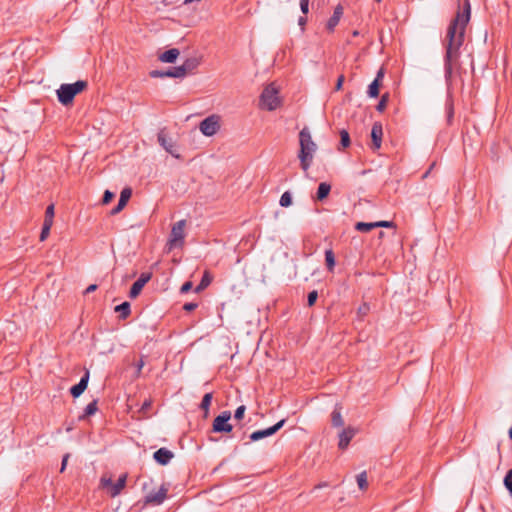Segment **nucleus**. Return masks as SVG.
Returning <instances> with one entry per match:
<instances>
[{"mask_svg":"<svg viewBox=\"0 0 512 512\" xmlns=\"http://www.w3.org/2000/svg\"><path fill=\"white\" fill-rule=\"evenodd\" d=\"M245 411H246V407H245V405H241V406H239V407L235 410V413H234V419H236V420H242V419H243V417H244Z\"/></svg>","mask_w":512,"mask_h":512,"instance_id":"ea45409f","label":"nucleus"},{"mask_svg":"<svg viewBox=\"0 0 512 512\" xmlns=\"http://www.w3.org/2000/svg\"><path fill=\"white\" fill-rule=\"evenodd\" d=\"M377 2H380L381 0H376Z\"/></svg>","mask_w":512,"mask_h":512,"instance_id":"69168bd1","label":"nucleus"},{"mask_svg":"<svg viewBox=\"0 0 512 512\" xmlns=\"http://www.w3.org/2000/svg\"><path fill=\"white\" fill-rule=\"evenodd\" d=\"M388 100H389V94L388 93L382 95L380 101L378 102V104L376 106V110L378 112H383L385 110V108H386Z\"/></svg>","mask_w":512,"mask_h":512,"instance_id":"f704fd0d","label":"nucleus"},{"mask_svg":"<svg viewBox=\"0 0 512 512\" xmlns=\"http://www.w3.org/2000/svg\"><path fill=\"white\" fill-rule=\"evenodd\" d=\"M114 198V193L110 190H106L103 194L102 203L108 204Z\"/></svg>","mask_w":512,"mask_h":512,"instance_id":"a19ab883","label":"nucleus"},{"mask_svg":"<svg viewBox=\"0 0 512 512\" xmlns=\"http://www.w3.org/2000/svg\"><path fill=\"white\" fill-rule=\"evenodd\" d=\"M356 433H357V430L353 427L344 428L339 433V442H338L339 449H341V450L346 449L348 447L350 441L352 440V438L356 435Z\"/></svg>","mask_w":512,"mask_h":512,"instance_id":"ddd939ff","label":"nucleus"},{"mask_svg":"<svg viewBox=\"0 0 512 512\" xmlns=\"http://www.w3.org/2000/svg\"><path fill=\"white\" fill-rule=\"evenodd\" d=\"M150 406H151V400H145L141 406V410L145 411V410L149 409Z\"/></svg>","mask_w":512,"mask_h":512,"instance_id":"6e6d98bb","label":"nucleus"},{"mask_svg":"<svg viewBox=\"0 0 512 512\" xmlns=\"http://www.w3.org/2000/svg\"><path fill=\"white\" fill-rule=\"evenodd\" d=\"M300 150L298 158L300 166L304 172H307L312 165L314 153L317 150V144L312 140V136L308 127H304L299 132Z\"/></svg>","mask_w":512,"mask_h":512,"instance_id":"f03ea898","label":"nucleus"},{"mask_svg":"<svg viewBox=\"0 0 512 512\" xmlns=\"http://www.w3.org/2000/svg\"><path fill=\"white\" fill-rule=\"evenodd\" d=\"M199 66V60L197 58H188L184 61V63L178 68H181L183 70L182 77H185L187 73L193 71Z\"/></svg>","mask_w":512,"mask_h":512,"instance_id":"6ab92c4d","label":"nucleus"},{"mask_svg":"<svg viewBox=\"0 0 512 512\" xmlns=\"http://www.w3.org/2000/svg\"><path fill=\"white\" fill-rule=\"evenodd\" d=\"M382 137H383L382 124L380 122H375L372 125V129H371V139H372L371 149L373 151L380 149L381 144H382Z\"/></svg>","mask_w":512,"mask_h":512,"instance_id":"f8f14e48","label":"nucleus"},{"mask_svg":"<svg viewBox=\"0 0 512 512\" xmlns=\"http://www.w3.org/2000/svg\"><path fill=\"white\" fill-rule=\"evenodd\" d=\"M326 486H327V483H322V484L317 485L315 488H321V487H326Z\"/></svg>","mask_w":512,"mask_h":512,"instance_id":"bf43d9fd","label":"nucleus"},{"mask_svg":"<svg viewBox=\"0 0 512 512\" xmlns=\"http://www.w3.org/2000/svg\"><path fill=\"white\" fill-rule=\"evenodd\" d=\"M259 106L268 111L276 110L281 106L279 90L274 83L268 84L262 91L259 99Z\"/></svg>","mask_w":512,"mask_h":512,"instance_id":"20e7f679","label":"nucleus"},{"mask_svg":"<svg viewBox=\"0 0 512 512\" xmlns=\"http://www.w3.org/2000/svg\"><path fill=\"white\" fill-rule=\"evenodd\" d=\"M317 298H318V292L316 290L309 292L308 296H307V305L309 307H312L316 303Z\"/></svg>","mask_w":512,"mask_h":512,"instance_id":"4c0bfd02","label":"nucleus"},{"mask_svg":"<svg viewBox=\"0 0 512 512\" xmlns=\"http://www.w3.org/2000/svg\"><path fill=\"white\" fill-rule=\"evenodd\" d=\"M157 140L159 142V144L168 152L170 153L172 156L174 157H179L178 155H176L174 153V142L172 141L171 138H169L167 136V134L165 133V130L162 129L159 131L158 135H157Z\"/></svg>","mask_w":512,"mask_h":512,"instance_id":"2eb2a0df","label":"nucleus"},{"mask_svg":"<svg viewBox=\"0 0 512 512\" xmlns=\"http://www.w3.org/2000/svg\"><path fill=\"white\" fill-rule=\"evenodd\" d=\"M211 282H212V276L210 275V273L208 271H205L200 283L195 288V292L199 293L202 290L206 289L210 285Z\"/></svg>","mask_w":512,"mask_h":512,"instance_id":"5701e85b","label":"nucleus"},{"mask_svg":"<svg viewBox=\"0 0 512 512\" xmlns=\"http://www.w3.org/2000/svg\"><path fill=\"white\" fill-rule=\"evenodd\" d=\"M179 54L180 52L178 49L172 48L160 54L158 59L164 63H174L178 58Z\"/></svg>","mask_w":512,"mask_h":512,"instance_id":"a211bd4d","label":"nucleus"},{"mask_svg":"<svg viewBox=\"0 0 512 512\" xmlns=\"http://www.w3.org/2000/svg\"><path fill=\"white\" fill-rule=\"evenodd\" d=\"M280 205L282 207H288L292 204V197H291V194L290 192L286 191L284 192L281 197H280V201H279Z\"/></svg>","mask_w":512,"mask_h":512,"instance_id":"2f4dec72","label":"nucleus"},{"mask_svg":"<svg viewBox=\"0 0 512 512\" xmlns=\"http://www.w3.org/2000/svg\"><path fill=\"white\" fill-rule=\"evenodd\" d=\"M182 72L183 70L177 66L168 68L167 70H152L149 72V75L152 78H183Z\"/></svg>","mask_w":512,"mask_h":512,"instance_id":"9b49d317","label":"nucleus"},{"mask_svg":"<svg viewBox=\"0 0 512 512\" xmlns=\"http://www.w3.org/2000/svg\"><path fill=\"white\" fill-rule=\"evenodd\" d=\"M508 434H509L510 439L512 440V427L509 429Z\"/></svg>","mask_w":512,"mask_h":512,"instance_id":"052dcab7","label":"nucleus"},{"mask_svg":"<svg viewBox=\"0 0 512 512\" xmlns=\"http://www.w3.org/2000/svg\"><path fill=\"white\" fill-rule=\"evenodd\" d=\"M198 307V304L195 302H188L183 305V309L187 312H191Z\"/></svg>","mask_w":512,"mask_h":512,"instance_id":"49530a36","label":"nucleus"},{"mask_svg":"<svg viewBox=\"0 0 512 512\" xmlns=\"http://www.w3.org/2000/svg\"><path fill=\"white\" fill-rule=\"evenodd\" d=\"M126 479H127L126 474L121 475L118 478V480L116 481V483H113V481L110 478L109 479L101 478V484L105 488L110 487V492H109L110 496L116 497L121 493L122 489L125 487Z\"/></svg>","mask_w":512,"mask_h":512,"instance_id":"1a4fd4ad","label":"nucleus"},{"mask_svg":"<svg viewBox=\"0 0 512 512\" xmlns=\"http://www.w3.org/2000/svg\"><path fill=\"white\" fill-rule=\"evenodd\" d=\"M383 236H384V232H382V231H381V232L379 233V237H383Z\"/></svg>","mask_w":512,"mask_h":512,"instance_id":"e2e57ef3","label":"nucleus"},{"mask_svg":"<svg viewBox=\"0 0 512 512\" xmlns=\"http://www.w3.org/2000/svg\"><path fill=\"white\" fill-rule=\"evenodd\" d=\"M306 23H307V18L306 17H302V16L299 17L298 24L301 27L302 31H304Z\"/></svg>","mask_w":512,"mask_h":512,"instance_id":"3c124183","label":"nucleus"},{"mask_svg":"<svg viewBox=\"0 0 512 512\" xmlns=\"http://www.w3.org/2000/svg\"><path fill=\"white\" fill-rule=\"evenodd\" d=\"M332 15L336 17L338 20H340L343 15V7L340 4H338L335 7Z\"/></svg>","mask_w":512,"mask_h":512,"instance_id":"a18cd8bd","label":"nucleus"},{"mask_svg":"<svg viewBox=\"0 0 512 512\" xmlns=\"http://www.w3.org/2000/svg\"><path fill=\"white\" fill-rule=\"evenodd\" d=\"M285 422H286V419H282L271 427L254 431L250 434L249 438L251 441L255 442V441H259L263 438L272 436L284 426Z\"/></svg>","mask_w":512,"mask_h":512,"instance_id":"6e6552de","label":"nucleus"},{"mask_svg":"<svg viewBox=\"0 0 512 512\" xmlns=\"http://www.w3.org/2000/svg\"><path fill=\"white\" fill-rule=\"evenodd\" d=\"M168 489L162 486L158 491L151 492L145 497V503L160 505L167 497Z\"/></svg>","mask_w":512,"mask_h":512,"instance_id":"4468645a","label":"nucleus"},{"mask_svg":"<svg viewBox=\"0 0 512 512\" xmlns=\"http://www.w3.org/2000/svg\"><path fill=\"white\" fill-rule=\"evenodd\" d=\"M96 289H97V285H96V284H91V285H89V286L86 288V290H85V294L92 293V292H94Z\"/></svg>","mask_w":512,"mask_h":512,"instance_id":"5fc2aeb1","label":"nucleus"},{"mask_svg":"<svg viewBox=\"0 0 512 512\" xmlns=\"http://www.w3.org/2000/svg\"><path fill=\"white\" fill-rule=\"evenodd\" d=\"M212 398H213V394L210 392V393H206L203 398H202V401L200 403V409H202L203 411H205V413H207L209 411V408H210V405H211V401H212Z\"/></svg>","mask_w":512,"mask_h":512,"instance_id":"c85d7f7f","label":"nucleus"},{"mask_svg":"<svg viewBox=\"0 0 512 512\" xmlns=\"http://www.w3.org/2000/svg\"><path fill=\"white\" fill-rule=\"evenodd\" d=\"M115 311L119 313V318L124 320L129 317L131 313L130 303L123 302L115 307Z\"/></svg>","mask_w":512,"mask_h":512,"instance_id":"4be33fe9","label":"nucleus"},{"mask_svg":"<svg viewBox=\"0 0 512 512\" xmlns=\"http://www.w3.org/2000/svg\"><path fill=\"white\" fill-rule=\"evenodd\" d=\"M143 366H144V361H143V359L141 358V359L137 362V364H136V368H137V370H136V376H139V375H140V373H141V370H142Z\"/></svg>","mask_w":512,"mask_h":512,"instance_id":"09e8293b","label":"nucleus"},{"mask_svg":"<svg viewBox=\"0 0 512 512\" xmlns=\"http://www.w3.org/2000/svg\"><path fill=\"white\" fill-rule=\"evenodd\" d=\"M69 456L70 455L68 453L63 456L62 463H61V469H60L61 472H63L65 470Z\"/></svg>","mask_w":512,"mask_h":512,"instance_id":"8fccbe9b","label":"nucleus"},{"mask_svg":"<svg viewBox=\"0 0 512 512\" xmlns=\"http://www.w3.org/2000/svg\"><path fill=\"white\" fill-rule=\"evenodd\" d=\"M152 278V272H143L140 277L132 284L129 297L131 299L136 298L142 291L143 287L146 283H148Z\"/></svg>","mask_w":512,"mask_h":512,"instance_id":"9d476101","label":"nucleus"},{"mask_svg":"<svg viewBox=\"0 0 512 512\" xmlns=\"http://www.w3.org/2000/svg\"><path fill=\"white\" fill-rule=\"evenodd\" d=\"M180 0H162V3L165 5V6H171V5H174L176 3H178Z\"/></svg>","mask_w":512,"mask_h":512,"instance_id":"4d7b16f0","label":"nucleus"},{"mask_svg":"<svg viewBox=\"0 0 512 512\" xmlns=\"http://www.w3.org/2000/svg\"><path fill=\"white\" fill-rule=\"evenodd\" d=\"M375 225H376V228L378 227H383V228H391V227H395V224L394 222L392 221H377L375 222Z\"/></svg>","mask_w":512,"mask_h":512,"instance_id":"37998d69","label":"nucleus"},{"mask_svg":"<svg viewBox=\"0 0 512 512\" xmlns=\"http://www.w3.org/2000/svg\"><path fill=\"white\" fill-rule=\"evenodd\" d=\"M300 9L303 14L309 12V0H300Z\"/></svg>","mask_w":512,"mask_h":512,"instance_id":"c03bdc74","label":"nucleus"},{"mask_svg":"<svg viewBox=\"0 0 512 512\" xmlns=\"http://www.w3.org/2000/svg\"><path fill=\"white\" fill-rule=\"evenodd\" d=\"M343 83H344V76L343 75H340L337 79V83H336V90H340L343 86Z\"/></svg>","mask_w":512,"mask_h":512,"instance_id":"864d4df0","label":"nucleus"},{"mask_svg":"<svg viewBox=\"0 0 512 512\" xmlns=\"http://www.w3.org/2000/svg\"><path fill=\"white\" fill-rule=\"evenodd\" d=\"M383 77H384V69H383V68H380V69L378 70L377 75H376V77H375V79H374V80H378V82H379V83H381V82H382Z\"/></svg>","mask_w":512,"mask_h":512,"instance_id":"603ef678","label":"nucleus"},{"mask_svg":"<svg viewBox=\"0 0 512 512\" xmlns=\"http://www.w3.org/2000/svg\"><path fill=\"white\" fill-rule=\"evenodd\" d=\"M497 450H498V452H500V444H498Z\"/></svg>","mask_w":512,"mask_h":512,"instance_id":"0e129e2a","label":"nucleus"},{"mask_svg":"<svg viewBox=\"0 0 512 512\" xmlns=\"http://www.w3.org/2000/svg\"><path fill=\"white\" fill-rule=\"evenodd\" d=\"M325 263L327 269L332 272L334 270L336 261H335V254L332 251V249H328L325 251Z\"/></svg>","mask_w":512,"mask_h":512,"instance_id":"b1692460","label":"nucleus"},{"mask_svg":"<svg viewBox=\"0 0 512 512\" xmlns=\"http://www.w3.org/2000/svg\"><path fill=\"white\" fill-rule=\"evenodd\" d=\"M54 219V204H50L47 206L45 211L44 223L53 224Z\"/></svg>","mask_w":512,"mask_h":512,"instance_id":"7c9ffc66","label":"nucleus"},{"mask_svg":"<svg viewBox=\"0 0 512 512\" xmlns=\"http://www.w3.org/2000/svg\"><path fill=\"white\" fill-rule=\"evenodd\" d=\"M376 228L375 222H357L355 225V229L359 232H369L372 229Z\"/></svg>","mask_w":512,"mask_h":512,"instance_id":"a878e982","label":"nucleus"},{"mask_svg":"<svg viewBox=\"0 0 512 512\" xmlns=\"http://www.w3.org/2000/svg\"><path fill=\"white\" fill-rule=\"evenodd\" d=\"M185 227H186V220H184V219L179 220L172 226L169 241H168L170 248L182 246L184 244Z\"/></svg>","mask_w":512,"mask_h":512,"instance_id":"39448f33","label":"nucleus"},{"mask_svg":"<svg viewBox=\"0 0 512 512\" xmlns=\"http://www.w3.org/2000/svg\"><path fill=\"white\" fill-rule=\"evenodd\" d=\"M504 486L512 496V469L508 470L504 477Z\"/></svg>","mask_w":512,"mask_h":512,"instance_id":"72a5a7b5","label":"nucleus"},{"mask_svg":"<svg viewBox=\"0 0 512 512\" xmlns=\"http://www.w3.org/2000/svg\"><path fill=\"white\" fill-rule=\"evenodd\" d=\"M131 195H132V190L130 188H124L120 193L119 200L122 202H125V204H127L129 199L131 198Z\"/></svg>","mask_w":512,"mask_h":512,"instance_id":"e433bc0d","label":"nucleus"},{"mask_svg":"<svg viewBox=\"0 0 512 512\" xmlns=\"http://www.w3.org/2000/svg\"><path fill=\"white\" fill-rule=\"evenodd\" d=\"M352 35L355 37V36H358L359 35V32L357 30L353 31Z\"/></svg>","mask_w":512,"mask_h":512,"instance_id":"680f3d73","label":"nucleus"},{"mask_svg":"<svg viewBox=\"0 0 512 512\" xmlns=\"http://www.w3.org/2000/svg\"><path fill=\"white\" fill-rule=\"evenodd\" d=\"M381 83L378 80H373L372 83L368 86L367 94L371 98H375L379 95V88Z\"/></svg>","mask_w":512,"mask_h":512,"instance_id":"cd10ccee","label":"nucleus"},{"mask_svg":"<svg viewBox=\"0 0 512 512\" xmlns=\"http://www.w3.org/2000/svg\"><path fill=\"white\" fill-rule=\"evenodd\" d=\"M87 86L88 83L84 80H78L71 84L60 85L59 89L56 91L58 101L64 106L72 104L75 96L84 91Z\"/></svg>","mask_w":512,"mask_h":512,"instance_id":"7ed1b4c3","label":"nucleus"},{"mask_svg":"<svg viewBox=\"0 0 512 512\" xmlns=\"http://www.w3.org/2000/svg\"><path fill=\"white\" fill-rule=\"evenodd\" d=\"M370 311V306L368 303H363L359 306L358 308V314L361 318H363L364 316H366Z\"/></svg>","mask_w":512,"mask_h":512,"instance_id":"58836bf2","label":"nucleus"},{"mask_svg":"<svg viewBox=\"0 0 512 512\" xmlns=\"http://www.w3.org/2000/svg\"><path fill=\"white\" fill-rule=\"evenodd\" d=\"M340 20H338L336 17H334L333 15L328 19L327 21V24H326V29L332 33L334 32L335 30V27L338 25Z\"/></svg>","mask_w":512,"mask_h":512,"instance_id":"c9c22d12","label":"nucleus"},{"mask_svg":"<svg viewBox=\"0 0 512 512\" xmlns=\"http://www.w3.org/2000/svg\"><path fill=\"white\" fill-rule=\"evenodd\" d=\"M331 191V185L327 182H321L317 188L316 199L318 201H323L328 197Z\"/></svg>","mask_w":512,"mask_h":512,"instance_id":"aec40b11","label":"nucleus"},{"mask_svg":"<svg viewBox=\"0 0 512 512\" xmlns=\"http://www.w3.org/2000/svg\"><path fill=\"white\" fill-rule=\"evenodd\" d=\"M98 407H97V400H93L92 402H90L84 409V413L83 415H81L79 417L80 420L86 418V417H89L93 414L96 413Z\"/></svg>","mask_w":512,"mask_h":512,"instance_id":"393cba45","label":"nucleus"},{"mask_svg":"<svg viewBox=\"0 0 512 512\" xmlns=\"http://www.w3.org/2000/svg\"><path fill=\"white\" fill-rule=\"evenodd\" d=\"M52 225L53 224L43 222V226L40 233L41 242L45 241L48 238Z\"/></svg>","mask_w":512,"mask_h":512,"instance_id":"473e14b6","label":"nucleus"},{"mask_svg":"<svg viewBox=\"0 0 512 512\" xmlns=\"http://www.w3.org/2000/svg\"><path fill=\"white\" fill-rule=\"evenodd\" d=\"M89 381V371H86L85 374L81 377L78 384L74 385L70 389V393L74 398L79 397L87 388Z\"/></svg>","mask_w":512,"mask_h":512,"instance_id":"f3484780","label":"nucleus"},{"mask_svg":"<svg viewBox=\"0 0 512 512\" xmlns=\"http://www.w3.org/2000/svg\"><path fill=\"white\" fill-rule=\"evenodd\" d=\"M331 422L335 427H342L344 425V420L341 414V407L336 406L331 414Z\"/></svg>","mask_w":512,"mask_h":512,"instance_id":"412c9836","label":"nucleus"},{"mask_svg":"<svg viewBox=\"0 0 512 512\" xmlns=\"http://www.w3.org/2000/svg\"><path fill=\"white\" fill-rule=\"evenodd\" d=\"M231 419V412L225 410L221 412L215 419L213 420V431L216 433H229L232 431L233 426L229 423Z\"/></svg>","mask_w":512,"mask_h":512,"instance_id":"0eeeda50","label":"nucleus"},{"mask_svg":"<svg viewBox=\"0 0 512 512\" xmlns=\"http://www.w3.org/2000/svg\"><path fill=\"white\" fill-rule=\"evenodd\" d=\"M471 7L469 0H465L463 10L458 11L456 16L450 22L445 40L444 55V77L447 85V99L445 103L446 119L449 125L454 118V100L452 96L453 74L460 58V48L465 39L466 27L470 21Z\"/></svg>","mask_w":512,"mask_h":512,"instance_id":"f257e3e1","label":"nucleus"},{"mask_svg":"<svg viewBox=\"0 0 512 512\" xmlns=\"http://www.w3.org/2000/svg\"><path fill=\"white\" fill-rule=\"evenodd\" d=\"M192 286H193L192 282L187 281V282H185V283L181 286V288H180V292H181V293H187V292H189V291L192 289Z\"/></svg>","mask_w":512,"mask_h":512,"instance_id":"de8ad7c7","label":"nucleus"},{"mask_svg":"<svg viewBox=\"0 0 512 512\" xmlns=\"http://www.w3.org/2000/svg\"><path fill=\"white\" fill-rule=\"evenodd\" d=\"M173 457V452L164 447L158 449L153 454L154 460L160 465H167L172 460Z\"/></svg>","mask_w":512,"mask_h":512,"instance_id":"dca6fc26","label":"nucleus"},{"mask_svg":"<svg viewBox=\"0 0 512 512\" xmlns=\"http://www.w3.org/2000/svg\"><path fill=\"white\" fill-rule=\"evenodd\" d=\"M356 480L360 490L365 491L368 488L366 471H362L360 474H358Z\"/></svg>","mask_w":512,"mask_h":512,"instance_id":"bb28decb","label":"nucleus"},{"mask_svg":"<svg viewBox=\"0 0 512 512\" xmlns=\"http://www.w3.org/2000/svg\"><path fill=\"white\" fill-rule=\"evenodd\" d=\"M126 205H127V204H125V202H122V201L118 200V204H117V206H116V207H114V208L111 210L110 214H111V215H116V214H118L120 211H122V210L124 209V207H125Z\"/></svg>","mask_w":512,"mask_h":512,"instance_id":"79ce46f5","label":"nucleus"},{"mask_svg":"<svg viewBox=\"0 0 512 512\" xmlns=\"http://www.w3.org/2000/svg\"><path fill=\"white\" fill-rule=\"evenodd\" d=\"M340 144L343 148H347L350 146V136H349V133L348 131H346L345 129H342L340 131Z\"/></svg>","mask_w":512,"mask_h":512,"instance_id":"c756f323","label":"nucleus"},{"mask_svg":"<svg viewBox=\"0 0 512 512\" xmlns=\"http://www.w3.org/2000/svg\"><path fill=\"white\" fill-rule=\"evenodd\" d=\"M435 163H432L430 168L424 173L423 178L427 177L430 171L435 167Z\"/></svg>","mask_w":512,"mask_h":512,"instance_id":"13d9d810","label":"nucleus"},{"mask_svg":"<svg viewBox=\"0 0 512 512\" xmlns=\"http://www.w3.org/2000/svg\"><path fill=\"white\" fill-rule=\"evenodd\" d=\"M199 129L203 135L213 136L220 129V117L215 114L206 117L200 122Z\"/></svg>","mask_w":512,"mask_h":512,"instance_id":"423d86ee","label":"nucleus"}]
</instances>
